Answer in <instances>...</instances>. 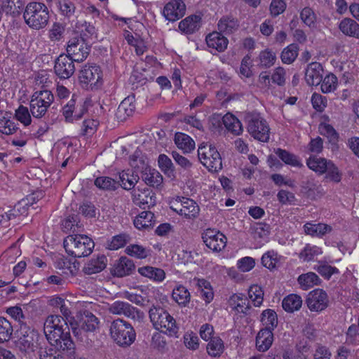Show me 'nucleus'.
Returning <instances> with one entry per match:
<instances>
[{
	"label": "nucleus",
	"instance_id": "1",
	"mask_svg": "<svg viewBox=\"0 0 359 359\" xmlns=\"http://www.w3.org/2000/svg\"><path fill=\"white\" fill-rule=\"evenodd\" d=\"M149 316L154 327L169 337H178L179 327L174 318L161 306H153L149 311Z\"/></svg>",
	"mask_w": 359,
	"mask_h": 359
},
{
	"label": "nucleus",
	"instance_id": "2",
	"mask_svg": "<svg viewBox=\"0 0 359 359\" xmlns=\"http://www.w3.org/2000/svg\"><path fill=\"white\" fill-rule=\"evenodd\" d=\"M66 252L75 257L90 255L94 248V242L87 236L81 234L69 235L63 242Z\"/></svg>",
	"mask_w": 359,
	"mask_h": 359
},
{
	"label": "nucleus",
	"instance_id": "3",
	"mask_svg": "<svg viewBox=\"0 0 359 359\" xmlns=\"http://www.w3.org/2000/svg\"><path fill=\"white\" fill-rule=\"evenodd\" d=\"M49 13L46 6L42 3L32 2L27 4L24 11V20L34 29L44 28L48 22Z\"/></svg>",
	"mask_w": 359,
	"mask_h": 359
},
{
	"label": "nucleus",
	"instance_id": "4",
	"mask_svg": "<svg viewBox=\"0 0 359 359\" xmlns=\"http://www.w3.org/2000/svg\"><path fill=\"white\" fill-rule=\"evenodd\" d=\"M109 332L111 339L119 346L128 347L135 340L136 334L133 326L123 319L111 322Z\"/></svg>",
	"mask_w": 359,
	"mask_h": 359
},
{
	"label": "nucleus",
	"instance_id": "5",
	"mask_svg": "<svg viewBox=\"0 0 359 359\" xmlns=\"http://www.w3.org/2000/svg\"><path fill=\"white\" fill-rule=\"evenodd\" d=\"M247 130L255 140L266 142L270 137V127L269 123L260 114L250 112L245 115Z\"/></svg>",
	"mask_w": 359,
	"mask_h": 359
},
{
	"label": "nucleus",
	"instance_id": "6",
	"mask_svg": "<svg viewBox=\"0 0 359 359\" xmlns=\"http://www.w3.org/2000/svg\"><path fill=\"white\" fill-rule=\"evenodd\" d=\"M198 156L201 163L212 172L222 168V158L216 148L211 144H201L198 149Z\"/></svg>",
	"mask_w": 359,
	"mask_h": 359
},
{
	"label": "nucleus",
	"instance_id": "7",
	"mask_svg": "<svg viewBox=\"0 0 359 359\" xmlns=\"http://www.w3.org/2000/svg\"><path fill=\"white\" fill-rule=\"evenodd\" d=\"M79 82L86 89H97L102 85V73L96 65H86L79 72Z\"/></svg>",
	"mask_w": 359,
	"mask_h": 359
},
{
	"label": "nucleus",
	"instance_id": "8",
	"mask_svg": "<svg viewBox=\"0 0 359 359\" xmlns=\"http://www.w3.org/2000/svg\"><path fill=\"white\" fill-rule=\"evenodd\" d=\"M53 100L54 96L49 90L35 92L30 100V111L33 116L41 118L44 116Z\"/></svg>",
	"mask_w": 359,
	"mask_h": 359
},
{
	"label": "nucleus",
	"instance_id": "9",
	"mask_svg": "<svg viewBox=\"0 0 359 359\" xmlns=\"http://www.w3.org/2000/svg\"><path fill=\"white\" fill-rule=\"evenodd\" d=\"M170 208L187 219H193L199 214V207L192 199L177 198L170 203Z\"/></svg>",
	"mask_w": 359,
	"mask_h": 359
},
{
	"label": "nucleus",
	"instance_id": "10",
	"mask_svg": "<svg viewBox=\"0 0 359 359\" xmlns=\"http://www.w3.org/2000/svg\"><path fill=\"white\" fill-rule=\"evenodd\" d=\"M70 329L67 320L62 316L51 315L48 316L44 323V333L47 340L55 341V338L59 337L60 332L67 333Z\"/></svg>",
	"mask_w": 359,
	"mask_h": 359
},
{
	"label": "nucleus",
	"instance_id": "11",
	"mask_svg": "<svg viewBox=\"0 0 359 359\" xmlns=\"http://www.w3.org/2000/svg\"><path fill=\"white\" fill-rule=\"evenodd\" d=\"M90 50L83 38L75 37L71 39L67 46V56L75 62H83L89 55Z\"/></svg>",
	"mask_w": 359,
	"mask_h": 359
},
{
	"label": "nucleus",
	"instance_id": "12",
	"mask_svg": "<svg viewBox=\"0 0 359 359\" xmlns=\"http://www.w3.org/2000/svg\"><path fill=\"white\" fill-rule=\"evenodd\" d=\"M202 238L205 245L213 252H220L226 246V237L219 231L207 229L202 234Z\"/></svg>",
	"mask_w": 359,
	"mask_h": 359
},
{
	"label": "nucleus",
	"instance_id": "13",
	"mask_svg": "<svg viewBox=\"0 0 359 359\" xmlns=\"http://www.w3.org/2000/svg\"><path fill=\"white\" fill-rule=\"evenodd\" d=\"M306 303L311 311L320 312L328 306L329 298L323 290L315 289L309 293Z\"/></svg>",
	"mask_w": 359,
	"mask_h": 359
},
{
	"label": "nucleus",
	"instance_id": "14",
	"mask_svg": "<svg viewBox=\"0 0 359 359\" xmlns=\"http://www.w3.org/2000/svg\"><path fill=\"white\" fill-rule=\"evenodd\" d=\"M133 203L142 209L150 208L156 204V196L153 191L147 187L134 189L132 192Z\"/></svg>",
	"mask_w": 359,
	"mask_h": 359
},
{
	"label": "nucleus",
	"instance_id": "15",
	"mask_svg": "<svg viewBox=\"0 0 359 359\" xmlns=\"http://www.w3.org/2000/svg\"><path fill=\"white\" fill-rule=\"evenodd\" d=\"M62 332L63 333H62V332H59V337L55 338V341H48L55 349L66 353L69 357H72L74 355L75 353V344L71 338L70 329L67 330L66 334H65V331Z\"/></svg>",
	"mask_w": 359,
	"mask_h": 359
},
{
	"label": "nucleus",
	"instance_id": "16",
	"mask_svg": "<svg viewBox=\"0 0 359 359\" xmlns=\"http://www.w3.org/2000/svg\"><path fill=\"white\" fill-rule=\"evenodd\" d=\"M74 60L67 55H60L55 61V73L60 79L70 78L75 72Z\"/></svg>",
	"mask_w": 359,
	"mask_h": 359
},
{
	"label": "nucleus",
	"instance_id": "17",
	"mask_svg": "<svg viewBox=\"0 0 359 359\" xmlns=\"http://www.w3.org/2000/svg\"><path fill=\"white\" fill-rule=\"evenodd\" d=\"M186 6L182 0H171L163 11L164 17L169 21H176L185 14Z\"/></svg>",
	"mask_w": 359,
	"mask_h": 359
},
{
	"label": "nucleus",
	"instance_id": "18",
	"mask_svg": "<svg viewBox=\"0 0 359 359\" xmlns=\"http://www.w3.org/2000/svg\"><path fill=\"white\" fill-rule=\"evenodd\" d=\"M109 313L115 315L124 316L126 317L135 319L139 316V310L131 306L128 302L116 301L111 304L109 307Z\"/></svg>",
	"mask_w": 359,
	"mask_h": 359
},
{
	"label": "nucleus",
	"instance_id": "19",
	"mask_svg": "<svg viewBox=\"0 0 359 359\" xmlns=\"http://www.w3.org/2000/svg\"><path fill=\"white\" fill-rule=\"evenodd\" d=\"M135 109V97L128 96L120 103L115 116L118 121H124L133 114Z\"/></svg>",
	"mask_w": 359,
	"mask_h": 359
},
{
	"label": "nucleus",
	"instance_id": "20",
	"mask_svg": "<svg viewBox=\"0 0 359 359\" xmlns=\"http://www.w3.org/2000/svg\"><path fill=\"white\" fill-rule=\"evenodd\" d=\"M323 69L318 62H311L306 69L305 80L309 86H317L320 83Z\"/></svg>",
	"mask_w": 359,
	"mask_h": 359
},
{
	"label": "nucleus",
	"instance_id": "21",
	"mask_svg": "<svg viewBox=\"0 0 359 359\" xmlns=\"http://www.w3.org/2000/svg\"><path fill=\"white\" fill-rule=\"evenodd\" d=\"M39 334L34 330L30 331L27 335L24 334V353L29 359L36 358V351L38 348Z\"/></svg>",
	"mask_w": 359,
	"mask_h": 359
},
{
	"label": "nucleus",
	"instance_id": "22",
	"mask_svg": "<svg viewBox=\"0 0 359 359\" xmlns=\"http://www.w3.org/2000/svg\"><path fill=\"white\" fill-rule=\"evenodd\" d=\"M206 43L209 48L218 52H223L228 45V39L221 32H213L206 36Z\"/></svg>",
	"mask_w": 359,
	"mask_h": 359
},
{
	"label": "nucleus",
	"instance_id": "23",
	"mask_svg": "<svg viewBox=\"0 0 359 359\" xmlns=\"http://www.w3.org/2000/svg\"><path fill=\"white\" fill-rule=\"evenodd\" d=\"M135 269L134 263L126 257H121L114 264L112 273L117 277H123L131 273Z\"/></svg>",
	"mask_w": 359,
	"mask_h": 359
},
{
	"label": "nucleus",
	"instance_id": "24",
	"mask_svg": "<svg viewBox=\"0 0 359 359\" xmlns=\"http://www.w3.org/2000/svg\"><path fill=\"white\" fill-rule=\"evenodd\" d=\"M273 341V334L270 330L262 329L256 337V347L259 351L265 352L269 349Z\"/></svg>",
	"mask_w": 359,
	"mask_h": 359
},
{
	"label": "nucleus",
	"instance_id": "25",
	"mask_svg": "<svg viewBox=\"0 0 359 359\" xmlns=\"http://www.w3.org/2000/svg\"><path fill=\"white\" fill-rule=\"evenodd\" d=\"M339 29L344 35L359 39V24L354 20L344 18L339 24Z\"/></svg>",
	"mask_w": 359,
	"mask_h": 359
},
{
	"label": "nucleus",
	"instance_id": "26",
	"mask_svg": "<svg viewBox=\"0 0 359 359\" xmlns=\"http://www.w3.org/2000/svg\"><path fill=\"white\" fill-rule=\"evenodd\" d=\"M107 257L102 255L96 258H92L84 266L85 273L91 275L99 273L104 270L107 266Z\"/></svg>",
	"mask_w": 359,
	"mask_h": 359
},
{
	"label": "nucleus",
	"instance_id": "27",
	"mask_svg": "<svg viewBox=\"0 0 359 359\" xmlns=\"http://www.w3.org/2000/svg\"><path fill=\"white\" fill-rule=\"evenodd\" d=\"M306 234L313 237H322L332 231V227L327 224L318 223L313 224L307 222L304 225Z\"/></svg>",
	"mask_w": 359,
	"mask_h": 359
},
{
	"label": "nucleus",
	"instance_id": "28",
	"mask_svg": "<svg viewBox=\"0 0 359 359\" xmlns=\"http://www.w3.org/2000/svg\"><path fill=\"white\" fill-rule=\"evenodd\" d=\"M201 19L198 15L189 16L179 23V29L185 34H192L199 29Z\"/></svg>",
	"mask_w": 359,
	"mask_h": 359
},
{
	"label": "nucleus",
	"instance_id": "29",
	"mask_svg": "<svg viewBox=\"0 0 359 359\" xmlns=\"http://www.w3.org/2000/svg\"><path fill=\"white\" fill-rule=\"evenodd\" d=\"M331 161L316 156H310L306 161L307 166L319 175L326 172V168Z\"/></svg>",
	"mask_w": 359,
	"mask_h": 359
},
{
	"label": "nucleus",
	"instance_id": "30",
	"mask_svg": "<svg viewBox=\"0 0 359 359\" xmlns=\"http://www.w3.org/2000/svg\"><path fill=\"white\" fill-rule=\"evenodd\" d=\"M138 272L142 276L156 282H162L165 278V273L163 269L150 266L140 267Z\"/></svg>",
	"mask_w": 359,
	"mask_h": 359
},
{
	"label": "nucleus",
	"instance_id": "31",
	"mask_svg": "<svg viewBox=\"0 0 359 359\" xmlns=\"http://www.w3.org/2000/svg\"><path fill=\"white\" fill-rule=\"evenodd\" d=\"M229 304L238 313H246L250 309L248 299L243 294H234L229 299Z\"/></svg>",
	"mask_w": 359,
	"mask_h": 359
},
{
	"label": "nucleus",
	"instance_id": "32",
	"mask_svg": "<svg viewBox=\"0 0 359 359\" xmlns=\"http://www.w3.org/2000/svg\"><path fill=\"white\" fill-rule=\"evenodd\" d=\"M302 306V299L297 294H290L283 298L282 302L283 309L288 312L293 313L300 309Z\"/></svg>",
	"mask_w": 359,
	"mask_h": 359
},
{
	"label": "nucleus",
	"instance_id": "33",
	"mask_svg": "<svg viewBox=\"0 0 359 359\" xmlns=\"http://www.w3.org/2000/svg\"><path fill=\"white\" fill-rule=\"evenodd\" d=\"M175 143L184 153H189L195 148V142L188 135L177 133L175 135Z\"/></svg>",
	"mask_w": 359,
	"mask_h": 359
},
{
	"label": "nucleus",
	"instance_id": "34",
	"mask_svg": "<svg viewBox=\"0 0 359 359\" xmlns=\"http://www.w3.org/2000/svg\"><path fill=\"white\" fill-rule=\"evenodd\" d=\"M120 185L126 190H130L139 180V177L133 170H127L119 172Z\"/></svg>",
	"mask_w": 359,
	"mask_h": 359
},
{
	"label": "nucleus",
	"instance_id": "35",
	"mask_svg": "<svg viewBox=\"0 0 359 359\" xmlns=\"http://www.w3.org/2000/svg\"><path fill=\"white\" fill-rule=\"evenodd\" d=\"M222 122L225 128L236 135H239L243 132V126L241 121L233 114H226L222 118Z\"/></svg>",
	"mask_w": 359,
	"mask_h": 359
},
{
	"label": "nucleus",
	"instance_id": "36",
	"mask_svg": "<svg viewBox=\"0 0 359 359\" xmlns=\"http://www.w3.org/2000/svg\"><path fill=\"white\" fill-rule=\"evenodd\" d=\"M81 330L83 332H92L99 327L100 321L92 313L85 311L81 321Z\"/></svg>",
	"mask_w": 359,
	"mask_h": 359
},
{
	"label": "nucleus",
	"instance_id": "37",
	"mask_svg": "<svg viewBox=\"0 0 359 359\" xmlns=\"http://www.w3.org/2000/svg\"><path fill=\"white\" fill-rule=\"evenodd\" d=\"M142 179L147 184L154 187H158L163 182V177L158 171L147 168L142 172Z\"/></svg>",
	"mask_w": 359,
	"mask_h": 359
},
{
	"label": "nucleus",
	"instance_id": "38",
	"mask_svg": "<svg viewBox=\"0 0 359 359\" xmlns=\"http://www.w3.org/2000/svg\"><path fill=\"white\" fill-rule=\"evenodd\" d=\"M172 297L179 305L185 306L190 302L191 294L184 286L179 285L173 289Z\"/></svg>",
	"mask_w": 359,
	"mask_h": 359
},
{
	"label": "nucleus",
	"instance_id": "39",
	"mask_svg": "<svg viewBox=\"0 0 359 359\" xmlns=\"http://www.w3.org/2000/svg\"><path fill=\"white\" fill-rule=\"evenodd\" d=\"M298 283L303 290H308L314 285H319L320 279L313 272H308L300 275L297 278Z\"/></svg>",
	"mask_w": 359,
	"mask_h": 359
},
{
	"label": "nucleus",
	"instance_id": "40",
	"mask_svg": "<svg viewBox=\"0 0 359 359\" xmlns=\"http://www.w3.org/2000/svg\"><path fill=\"white\" fill-rule=\"evenodd\" d=\"M217 26L220 32L231 34L237 30L239 27V24L236 18L225 16L219 20Z\"/></svg>",
	"mask_w": 359,
	"mask_h": 359
},
{
	"label": "nucleus",
	"instance_id": "41",
	"mask_svg": "<svg viewBox=\"0 0 359 359\" xmlns=\"http://www.w3.org/2000/svg\"><path fill=\"white\" fill-rule=\"evenodd\" d=\"M11 114L0 111V132L10 135L15 132L17 127L11 119Z\"/></svg>",
	"mask_w": 359,
	"mask_h": 359
},
{
	"label": "nucleus",
	"instance_id": "42",
	"mask_svg": "<svg viewBox=\"0 0 359 359\" xmlns=\"http://www.w3.org/2000/svg\"><path fill=\"white\" fill-rule=\"evenodd\" d=\"M154 213L150 211H143L134 219V225L138 229H147L154 225Z\"/></svg>",
	"mask_w": 359,
	"mask_h": 359
},
{
	"label": "nucleus",
	"instance_id": "43",
	"mask_svg": "<svg viewBox=\"0 0 359 359\" xmlns=\"http://www.w3.org/2000/svg\"><path fill=\"white\" fill-rule=\"evenodd\" d=\"M207 352L212 357H219L224 351V344L219 337L212 338L207 344Z\"/></svg>",
	"mask_w": 359,
	"mask_h": 359
},
{
	"label": "nucleus",
	"instance_id": "44",
	"mask_svg": "<svg viewBox=\"0 0 359 359\" xmlns=\"http://www.w3.org/2000/svg\"><path fill=\"white\" fill-rule=\"evenodd\" d=\"M125 252L128 255L140 259H145L151 255L150 249L137 244L129 245L125 249Z\"/></svg>",
	"mask_w": 359,
	"mask_h": 359
},
{
	"label": "nucleus",
	"instance_id": "45",
	"mask_svg": "<svg viewBox=\"0 0 359 359\" xmlns=\"http://www.w3.org/2000/svg\"><path fill=\"white\" fill-rule=\"evenodd\" d=\"M275 153L285 164L297 168H302L303 166V164L297 156L285 149H277Z\"/></svg>",
	"mask_w": 359,
	"mask_h": 359
},
{
	"label": "nucleus",
	"instance_id": "46",
	"mask_svg": "<svg viewBox=\"0 0 359 359\" xmlns=\"http://www.w3.org/2000/svg\"><path fill=\"white\" fill-rule=\"evenodd\" d=\"M299 47L295 43H292L285 48L280 54V59L284 64H292L297 57Z\"/></svg>",
	"mask_w": 359,
	"mask_h": 359
},
{
	"label": "nucleus",
	"instance_id": "47",
	"mask_svg": "<svg viewBox=\"0 0 359 359\" xmlns=\"http://www.w3.org/2000/svg\"><path fill=\"white\" fill-rule=\"evenodd\" d=\"M3 9L6 14L13 17L19 16L22 13V0H3Z\"/></svg>",
	"mask_w": 359,
	"mask_h": 359
},
{
	"label": "nucleus",
	"instance_id": "48",
	"mask_svg": "<svg viewBox=\"0 0 359 359\" xmlns=\"http://www.w3.org/2000/svg\"><path fill=\"white\" fill-rule=\"evenodd\" d=\"M261 321L265 326L264 330H270L271 331H273L278 324L277 314L273 310H264L262 313Z\"/></svg>",
	"mask_w": 359,
	"mask_h": 359
},
{
	"label": "nucleus",
	"instance_id": "49",
	"mask_svg": "<svg viewBox=\"0 0 359 359\" xmlns=\"http://www.w3.org/2000/svg\"><path fill=\"white\" fill-rule=\"evenodd\" d=\"M258 59L259 67L269 68L275 64L276 60V53L272 50L266 49L260 52Z\"/></svg>",
	"mask_w": 359,
	"mask_h": 359
},
{
	"label": "nucleus",
	"instance_id": "50",
	"mask_svg": "<svg viewBox=\"0 0 359 359\" xmlns=\"http://www.w3.org/2000/svg\"><path fill=\"white\" fill-rule=\"evenodd\" d=\"M322 253V249L318 246L306 244L299 253V257L305 262H309L313 260L315 257Z\"/></svg>",
	"mask_w": 359,
	"mask_h": 359
},
{
	"label": "nucleus",
	"instance_id": "51",
	"mask_svg": "<svg viewBox=\"0 0 359 359\" xmlns=\"http://www.w3.org/2000/svg\"><path fill=\"white\" fill-rule=\"evenodd\" d=\"M130 237L126 233H121L112 237L107 243V248L110 250H116L123 247L129 242Z\"/></svg>",
	"mask_w": 359,
	"mask_h": 359
},
{
	"label": "nucleus",
	"instance_id": "52",
	"mask_svg": "<svg viewBox=\"0 0 359 359\" xmlns=\"http://www.w3.org/2000/svg\"><path fill=\"white\" fill-rule=\"evenodd\" d=\"M321 90L323 93H329L336 90L338 84L337 77L333 74H329L321 81Z\"/></svg>",
	"mask_w": 359,
	"mask_h": 359
},
{
	"label": "nucleus",
	"instance_id": "53",
	"mask_svg": "<svg viewBox=\"0 0 359 359\" xmlns=\"http://www.w3.org/2000/svg\"><path fill=\"white\" fill-rule=\"evenodd\" d=\"M96 187L101 189L114 191L118 187V182L109 177H100L95 180Z\"/></svg>",
	"mask_w": 359,
	"mask_h": 359
},
{
	"label": "nucleus",
	"instance_id": "54",
	"mask_svg": "<svg viewBox=\"0 0 359 359\" xmlns=\"http://www.w3.org/2000/svg\"><path fill=\"white\" fill-rule=\"evenodd\" d=\"M13 332L11 323L5 318L0 316V343L10 339Z\"/></svg>",
	"mask_w": 359,
	"mask_h": 359
},
{
	"label": "nucleus",
	"instance_id": "55",
	"mask_svg": "<svg viewBox=\"0 0 359 359\" xmlns=\"http://www.w3.org/2000/svg\"><path fill=\"white\" fill-rule=\"evenodd\" d=\"M325 178L335 183L341 182L342 173L338 167L331 161L326 168Z\"/></svg>",
	"mask_w": 359,
	"mask_h": 359
},
{
	"label": "nucleus",
	"instance_id": "56",
	"mask_svg": "<svg viewBox=\"0 0 359 359\" xmlns=\"http://www.w3.org/2000/svg\"><path fill=\"white\" fill-rule=\"evenodd\" d=\"M248 296L255 306H259L263 302L264 292L257 285H253L250 287Z\"/></svg>",
	"mask_w": 359,
	"mask_h": 359
},
{
	"label": "nucleus",
	"instance_id": "57",
	"mask_svg": "<svg viewBox=\"0 0 359 359\" xmlns=\"http://www.w3.org/2000/svg\"><path fill=\"white\" fill-rule=\"evenodd\" d=\"M158 163L161 170L168 176L174 175V165L171 159L165 154H160Z\"/></svg>",
	"mask_w": 359,
	"mask_h": 359
},
{
	"label": "nucleus",
	"instance_id": "58",
	"mask_svg": "<svg viewBox=\"0 0 359 359\" xmlns=\"http://www.w3.org/2000/svg\"><path fill=\"white\" fill-rule=\"evenodd\" d=\"M300 18L306 25L311 27L315 25L316 16L311 8L305 7L300 13Z\"/></svg>",
	"mask_w": 359,
	"mask_h": 359
},
{
	"label": "nucleus",
	"instance_id": "59",
	"mask_svg": "<svg viewBox=\"0 0 359 359\" xmlns=\"http://www.w3.org/2000/svg\"><path fill=\"white\" fill-rule=\"evenodd\" d=\"M278 255L274 251H269L264 253L262 257V264L269 269H274L278 262Z\"/></svg>",
	"mask_w": 359,
	"mask_h": 359
},
{
	"label": "nucleus",
	"instance_id": "60",
	"mask_svg": "<svg viewBox=\"0 0 359 359\" xmlns=\"http://www.w3.org/2000/svg\"><path fill=\"white\" fill-rule=\"evenodd\" d=\"M315 269L326 279H330L333 274L339 273L338 269L325 263L320 264Z\"/></svg>",
	"mask_w": 359,
	"mask_h": 359
},
{
	"label": "nucleus",
	"instance_id": "61",
	"mask_svg": "<svg viewBox=\"0 0 359 359\" xmlns=\"http://www.w3.org/2000/svg\"><path fill=\"white\" fill-rule=\"evenodd\" d=\"M184 344L185 346L191 350H196L199 347V339L194 332H187L184 335Z\"/></svg>",
	"mask_w": 359,
	"mask_h": 359
},
{
	"label": "nucleus",
	"instance_id": "62",
	"mask_svg": "<svg viewBox=\"0 0 359 359\" xmlns=\"http://www.w3.org/2000/svg\"><path fill=\"white\" fill-rule=\"evenodd\" d=\"M271 81L278 86H284L286 81V72L285 69L281 67L276 68L271 75Z\"/></svg>",
	"mask_w": 359,
	"mask_h": 359
},
{
	"label": "nucleus",
	"instance_id": "63",
	"mask_svg": "<svg viewBox=\"0 0 359 359\" xmlns=\"http://www.w3.org/2000/svg\"><path fill=\"white\" fill-rule=\"evenodd\" d=\"M76 99L74 98V96H73L72 98L67 103V104L63 107L62 114L67 121H73L74 109H76Z\"/></svg>",
	"mask_w": 359,
	"mask_h": 359
},
{
	"label": "nucleus",
	"instance_id": "64",
	"mask_svg": "<svg viewBox=\"0 0 359 359\" xmlns=\"http://www.w3.org/2000/svg\"><path fill=\"white\" fill-rule=\"evenodd\" d=\"M255 262L252 257H245L237 262V267L243 272H248L255 267Z\"/></svg>",
	"mask_w": 359,
	"mask_h": 359
}]
</instances>
